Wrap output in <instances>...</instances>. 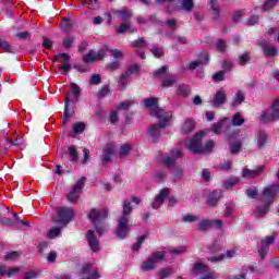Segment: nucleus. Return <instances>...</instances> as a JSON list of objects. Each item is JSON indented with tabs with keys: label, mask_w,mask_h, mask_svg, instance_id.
<instances>
[{
	"label": "nucleus",
	"mask_w": 279,
	"mask_h": 279,
	"mask_svg": "<svg viewBox=\"0 0 279 279\" xmlns=\"http://www.w3.org/2000/svg\"><path fill=\"white\" fill-rule=\"evenodd\" d=\"M146 110L151 117L159 119L158 124H154L148 129L150 138H153V141H158L161 130H165V128L170 125L171 119H173V112L165 111V109L158 106H147Z\"/></svg>",
	"instance_id": "obj_1"
},
{
	"label": "nucleus",
	"mask_w": 279,
	"mask_h": 279,
	"mask_svg": "<svg viewBox=\"0 0 279 279\" xmlns=\"http://www.w3.org/2000/svg\"><path fill=\"white\" fill-rule=\"evenodd\" d=\"M278 193H279V183H272L264 187L260 196L264 205L256 207L255 213L257 217H265V215L269 213V206L274 204V199L278 197Z\"/></svg>",
	"instance_id": "obj_2"
},
{
	"label": "nucleus",
	"mask_w": 279,
	"mask_h": 279,
	"mask_svg": "<svg viewBox=\"0 0 279 279\" xmlns=\"http://www.w3.org/2000/svg\"><path fill=\"white\" fill-rule=\"evenodd\" d=\"M204 131H199L192 138L185 141V147L192 151V154H210L215 147V142L209 141L205 146L202 145V138H204Z\"/></svg>",
	"instance_id": "obj_3"
},
{
	"label": "nucleus",
	"mask_w": 279,
	"mask_h": 279,
	"mask_svg": "<svg viewBox=\"0 0 279 279\" xmlns=\"http://www.w3.org/2000/svg\"><path fill=\"white\" fill-rule=\"evenodd\" d=\"M132 214V203L130 201H124L123 211L118 220V227L116 234L118 239H125L130 234V215Z\"/></svg>",
	"instance_id": "obj_4"
},
{
	"label": "nucleus",
	"mask_w": 279,
	"mask_h": 279,
	"mask_svg": "<svg viewBox=\"0 0 279 279\" xmlns=\"http://www.w3.org/2000/svg\"><path fill=\"white\" fill-rule=\"evenodd\" d=\"M108 218V209H96L89 210L88 219L94 223L97 234H104V221Z\"/></svg>",
	"instance_id": "obj_5"
},
{
	"label": "nucleus",
	"mask_w": 279,
	"mask_h": 279,
	"mask_svg": "<svg viewBox=\"0 0 279 279\" xmlns=\"http://www.w3.org/2000/svg\"><path fill=\"white\" fill-rule=\"evenodd\" d=\"M75 211L71 207H59L57 209V217L54 218V222L59 223L60 226H66L71 223Z\"/></svg>",
	"instance_id": "obj_6"
},
{
	"label": "nucleus",
	"mask_w": 279,
	"mask_h": 279,
	"mask_svg": "<svg viewBox=\"0 0 279 279\" xmlns=\"http://www.w3.org/2000/svg\"><path fill=\"white\" fill-rule=\"evenodd\" d=\"M165 259V252L157 251L151 254L145 262H143L141 269L142 271H149V269H155L156 265L160 263V260Z\"/></svg>",
	"instance_id": "obj_7"
},
{
	"label": "nucleus",
	"mask_w": 279,
	"mask_h": 279,
	"mask_svg": "<svg viewBox=\"0 0 279 279\" xmlns=\"http://www.w3.org/2000/svg\"><path fill=\"white\" fill-rule=\"evenodd\" d=\"M182 150L173 148L169 156H163L160 158V162L162 167H166V169H173V167H175V162L179 160V158H182Z\"/></svg>",
	"instance_id": "obj_8"
},
{
	"label": "nucleus",
	"mask_w": 279,
	"mask_h": 279,
	"mask_svg": "<svg viewBox=\"0 0 279 279\" xmlns=\"http://www.w3.org/2000/svg\"><path fill=\"white\" fill-rule=\"evenodd\" d=\"M84 182H86V178L83 177L74 184L72 191L68 194V202L77 204L84 189Z\"/></svg>",
	"instance_id": "obj_9"
},
{
	"label": "nucleus",
	"mask_w": 279,
	"mask_h": 279,
	"mask_svg": "<svg viewBox=\"0 0 279 279\" xmlns=\"http://www.w3.org/2000/svg\"><path fill=\"white\" fill-rule=\"evenodd\" d=\"M192 271L196 276H201V279H215V272L206 264H194Z\"/></svg>",
	"instance_id": "obj_10"
},
{
	"label": "nucleus",
	"mask_w": 279,
	"mask_h": 279,
	"mask_svg": "<svg viewBox=\"0 0 279 279\" xmlns=\"http://www.w3.org/2000/svg\"><path fill=\"white\" fill-rule=\"evenodd\" d=\"M279 119V107L271 106L263 112L260 117V123H269L271 121H278Z\"/></svg>",
	"instance_id": "obj_11"
},
{
	"label": "nucleus",
	"mask_w": 279,
	"mask_h": 279,
	"mask_svg": "<svg viewBox=\"0 0 279 279\" xmlns=\"http://www.w3.org/2000/svg\"><path fill=\"white\" fill-rule=\"evenodd\" d=\"M82 96V88L75 83L70 84V94L65 96V104H77Z\"/></svg>",
	"instance_id": "obj_12"
},
{
	"label": "nucleus",
	"mask_w": 279,
	"mask_h": 279,
	"mask_svg": "<svg viewBox=\"0 0 279 279\" xmlns=\"http://www.w3.org/2000/svg\"><path fill=\"white\" fill-rule=\"evenodd\" d=\"M276 241V235H268L266 239L262 240V246L258 250V254L262 259H265V256L269 254V246L274 245Z\"/></svg>",
	"instance_id": "obj_13"
},
{
	"label": "nucleus",
	"mask_w": 279,
	"mask_h": 279,
	"mask_svg": "<svg viewBox=\"0 0 279 279\" xmlns=\"http://www.w3.org/2000/svg\"><path fill=\"white\" fill-rule=\"evenodd\" d=\"M171 193V190H169V187H165L162 189L159 194H157L155 196V199L153 202V208L155 210H158V208H160V206H162V204H165V199H167V197H169V194Z\"/></svg>",
	"instance_id": "obj_14"
},
{
	"label": "nucleus",
	"mask_w": 279,
	"mask_h": 279,
	"mask_svg": "<svg viewBox=\"0 0 279 279\" xmlns=\"http://www.w3.org/2000/svg\"><path fill=\"white\" fill-rule=\"evenodd\" d=\"M114 151H116L114 144H106L102 147V154L100 156V160H102L105 165H108V162L112 160V156L114 155Z\"/></svg>",
	"instance_id": "obj_15"
},
{
	"label": "nucleus",
	"mask_w": 279,
	"mask_h": 279,
	"mask_svg": "<svg viewBox=\"0 0 279 279\" xmlns=\"http://www.w3.org/2000/svg\"><path fill=\"white\" fill-rule=\"evenodd\" d=\"M258 45L262 47L266 58H276V56H278V48H276L274 45L267 44L266 40L259 41Z\"/></svg>",
	"instance_id": "obj_16"
},
{
	"label": "nucleus",
	"mask_w": 279,
	"mask_h": 279,
	"mask_svg": "<svg viewBox=\"0 0 279 279\" xmlns=\"http://www.w3.org/2000/svg\"><path fill=\"white\" fill-rule=\"evenodd\" d=\"M86 239L92 252H99V240H97L94 230L87 231Z\"/></svg>",
	"instance_id": "obj_17"
},
{
	"label": "nucleus",
	"mask_w": 279,
	"mask_h": 279,
	"mask_svg": "<svg viewBox=\"0 0 279 279\" xmlns=\"http://www.w3.org/2000/svg\"><path fill=\"white\" fill-rule=\"evenodd\" d=\"M105 56H106V52H104L102 50L98 52L90 50L87 54L83 57V60L86 63H90V62H95V60H104Z\"/></svg>",
	"instance_id": "obj_18"
},
{
	"label": "nucleus",
	"mask_w": 279,
	"mask_h": 279,
	"mask_svg": "<svg viewBox=\"0 0 279 279\" xmlns=\"http://www.w3.org/2000/svg\"><path fill=\"white\" fill-rule=\"evenodd\" d=\"M262 171H265V166H259L257 169L250 170L247 168H244L242 171L243 178H246L247 180L253 178H258L260 175Z\"/></svg>",
	"instance_id": "obj_19"
},
{
	"label": "nucleus",
	"mask_w": 279,
	"mask_h": 279,
	"mask_svg": "<svg viewBox=\"0 0 279 279\" xmlns=\"http://www.w3.org/2000/svg\"><path fill=\"white\" fill-rule=\"evenodd\" d=\"M226 101H227V97H226L225 90H218L213 98L214 106H223Z\"/></svg>",
	"instance_id": "obj_20"
},
{
	"label": "nucleus",
	"mask_w": 279,
	"mask_h": 279,
	"mask_svg": "<svg viewBox=\"0 0 279 279\" xmlns=\"http://www.w3.org/2000/svg\"><path fill=\"white\" fill-rule=\"evenodd\" d=\"M219 199H221V190H216L209 194L207 204L208 206H217Z\"/></svg>",
	"instance_id": "obj_21"
},
{
	"label": "nucleus",
	"mask_w": 279,
	"mask_h": 279,
	"mask_svg": "<svg viewBox=\"0 0 279 279\" xmlns=\"http://www.w3.org/2000/svg\"><path fill=\"white\" fill-rule=\"evenodd\" d=\"M19 271H21V269L13 267L5 268V266L0 264V276H7V278H12V276H14V274H19Z\"/></svg>",
	"instance_id": "obj_22"
},
{
	"label": "nucleus",
	"mask_w": 279,
	"mask_h": 279,
	"mask_svg": "<svg viewBox=\"0 0 279 279\" xmlns=\"http://www.w3.org/2000/svg\"><path fill=\"white\" fill-rule=\"evenodd\" d=\"M204 58L205 60L191 61L187 65V69H190V71H195V69L201 66V64H208L210 57L208 54H204Z\"/></svg>",
	"instance_id": "obj_23"
},
{
	"label": "nucleus",
	"mask_w": 279,
	"mask_h": 279,
	"mask_svg": "<svg viewBox=\"0 0 279 279\" xmlns=\"http://www.w3.org/2000/svg\"><path fill=\"white\" fill-rule=\"evenodd\" d=\"M113 14L120 16L121 21L132 19V11L130 9L113 10Z\"/></svg>",
	"instance_id": "obj_24"
},
{
	"label": "nucleus",
	"mask_w": 279,
	"mask_h": 279,
	"mask_svg": "<svg viewBox=\"0 0 279 279\" xmlns=\"http://www.w3.org/2000/svg\"><path fill=\"white\" fill-rule=\"evenodd\" d=\"M75 114V107L73 106H65L63 111V125H66L69 119H71Z\"/></svg>",
	"instance_id": "obj_25"
},
{
	"label": "nucleus",
	"mask_w": 279,
	"mask_h": 279,
	"mask_svg": "<svg viewBox=\"0 0 279 279\" xmlns=\"http://www.w3.org/2000/svg\"><path fill=\"white\" fill-rule=\"evenodd\" d=\"M195 130V122L193 120H186L181 129L182 134H191Z\"/></svg>",
	"instance_id": "obj_26"
},
{
	"label": "nucleus",
	"mask_w": 279,
	"mask_h": 279,
	"mask_svg": "<svg viewBox=\"0 0 279 279\" xmlns=\"http://www.w3.org/2000/svg\"><path fill=\"white\" fill-rule=\"evenodd\" d=\"M226 121H230V118H222L219 122L211 125V131L214 132V134H221V130Z\"/></svg>",
	"instance_id": "obj_27"
},
{
	"label": "nucleus",
	"mask_w": 279,
	"mask_h": 279,
	"mask_svg": "<svg viewBox=\"0 0 279 279\" xmlns=\"http://www.w3.org/2000/svg\"><path fill=\"white\" fill-rule=\"evenodd\" d=\"M231 123L233 128H241V125L245 123V119H243V116H241V113H235L231 120Z\"/></svg>",
	"instance_id": "obj_28"
},
{
	"label": "nucleus",
	"mask_w": 279,
	"mask_h": 279,
	"mask_svg": "<svg viewBox=\"0 0 279 279\" xmlns=\"http://www.w3.org/2000/svg\"><path fill=\"white\" fill-rule=\"evenodd\" d=\"M265 143H267V132L259 131L257 133V147H265Z\"/></svg>",
	"instance_id": "obj_29"
},
{
	"label": "nucleus",
	"mask_w": 279,
	"mask_h": 279,
	"mask_svg": "<svg viewBox=\"0 0 279 279\" xmlns=\"http://www.w3.org/2000/svg\"><path fill=\"white\" fill-rule=\"evenodd\" d=\"M178 95L179 97H189L191 95V88L185 84L178 86Z\"/></svg>",
	"instance_id": "obj_30"
},
{
	"label": "nucleus",
	"mask_w": 279,
	"mask_h": 279,
	"mask_svg": "<svg viewBox=\"0 0 279 279\" xmlns=\"http://www.w3.org/2000/svg\"><path fill=\"white\" fill-rule=\"evenodd\" d=\"M0 49H3L7 53H12L13 51L12 45H10L3 36H0Z\"/></svg>",
	"instance_id": "obj_31"
},
{
	"label": "nucleus",
	"mask_w": 279,
	"mask_h": 279,
	"mask_svg": "<svg viewBox=\"0 0 279 279\" xmlns=\"http://www.w3.org/2000/svg\"><path fill=\"white\" fill-rule=\"evenodd\" d=\"M210 8L214 12V21H218L220 16V10H219V4L217 3V0H210Z\"/></svg>",
	"instance_id": "obj_32"
},
{
	"label": "nucleus",
	"mask_w": 279,
	"mask_h": 279,
	"mask_svg": "<svg viewBox=\"0 0 279 279\" xmlns=\"http://www.w3.org/2000/svg\"><path fill=\"white\" fill-rule=\"evenodd\" d=\"M210 228H213L210 219H203L198 223V230H202L203 232L210 230Z\"/></svg>",
	"instance_id": "obj_33"
},
{
	"label": "nucleus",
	"mask_w": 279,
	"mask_h": 279,
	"mask_svg": "<svg viewBox=\"0 0 279 279\" xmlns=\"http://www.w3.org/2000/svg\"><path fill=\"white\" fill-rule=\"evenodd\" d=\"M60 232H62L60 227H53L48 231L47 236L48 239H57V236H60Z\"/></svg>",
	"instance_id": "obj_34"
},
{
	"label": "nucleus",
	"mask_w": 279,
	"mask_h": 279,
	"mask_svg": "<svg viewBox=\"0 0 279 279\" xmlns=\"http://www.w3.org/2000/svg\"><path fill=\"white\" fill-rule=\"evenodd\" d=\"M68 154L70 156L71 162H77V149L75 146H69Z\"/></svg>",
	"instance_id": "obj_35"
},
{
	"label": "nucleus",
	"mask_w": 279,
	"mask_h": 279,
	"mask_svg": "<svg viewBox=\"0 0 279 279\" xmlns=\"http://www.w3.org/2000/svg\"><path fill=\"white\" fill-rule=\"evenodd\" d=\"M243 101H245V92L239 90L235 94L234 104H235V106H241V104H243Z\"/></svg>",
	"instance_id": "obj_36"
},
{
	"label": "nucleus",
	"mask_w": 279,
	"mask_h": 279,
	"mask_svg": "<svg viewBox=\"0 0 279 279\" xmlns=\"http://www.w3.org/2000/svg\"><path fill=\"white\" fill-rule=\"evenodd\" d=\"M181 5L185 12H193V8H195L193 0H182Z\"/></svg>",
	"instance_id": "obj_37"
},
{
	"label": "nucleus",
	"mask_w": 279,
	"mask_h": 279,
	"mask_svg": "<svg viewBox=\"0 0 279 279\" xmlns=\"http://www.w3.org/2000/svg\"><path fill=\"white\" fill-rule=\"evenodd\" d=\"M245 194L247 195V197H250L251 199H256V197L258 196V189L256 186H251L250 189H247L245 191Z\"/></svg>",
	"instance_id": "obj_38"
},
{
	"label": "nucleus",
	"mask_w": 279,
	"mask_h": 279,
	"mask_svg": "<svg viewBox=\"0 0 279 279\" xmlns=\"http://www.w3.org/2000/svg\"><path fill=\"white\" fill-rule=\"evenodd\" d=\"M150 52L153 53V56H155V58H162V56H165V51L159 46H153Z\"/></svg>",
	"instance_id": "obj_39"
},
{
	"label": "nucleus",
	"mask_w": 279,
	"mask_h": 279,
	"mask_svg": "<svg viewBox=\"0 0 279 279\" xmlns=\"http://www.w3.org/2000/svg\"><path fill=\"white\" fill-rule=\"evenodd\" d=\"M71 27H73V21L64 17L62 20V29H63V32H65V33L71 32Z\"/></svg>",
	"instance_id": "obj_40"
},
{
	"label": "nucleus",
	"mask_w": 279,
	"mask_h": 279,
	"mask_svg": "<svg viewBox=\"0 0 279 279\" xmlns=\"http://www.w3.org/2000/svg\"><path fill=\"white\" fill-rule=\"evenodd\" d=\"M86 130V124L84 122H78L73 125L74 134H82Z\"/></svg>",
	"instance_id": "obj_41"
},
{
	"label": "nucleus",
	"mask_w": 279,
	"mask_h": 279,
	"mask_svg": "<svg viewBox=\"0 0 279 279\" xmlns=\"http://www.w3.org/2000/svg\"><path fill=\"white\" fill-rule=\"evenodd\" d=\"M174 182H178V180H182V175H184V170H182V167L174 166Z\"/></svg>",
	"instance_id": "obj_42"
},
{
	"label": "nucleus",
	"mask_w": 279,
	"mask_h": 279,
	"mask_svg": "<svg viewBox=\"0 0 279 279\" xmlns=\"http://www.w3.org/2000/svg\"><path fill=\"white\" fill-rule=\"evenodd\" d=\"M146 236L142 235L137 238V242H135L132 246L133 252H138L141 250V245L145 242Z\"/></svg>",
	"instance_id": "obj_43"
},
{
	"label": "nucleus",
	"mask_w": 279,
	"mask_h": 279,
	"mask_svg": "<svg viewBox=\"0 0 279 279\" xmlns=\"http://www.w3.org/2000/svg\"><path fill=\"white\" fill-rule=\"evenodd\" d=\"M171 274H173L172 268H161L159 270V278L160 279L169 278L171 276Z\"/></svg>",
	"instance_id": "obj_44"
},
{
	"label": "nucleus",
	"mask_w": 279,
	"mask_h": 279,
	"mask_svg": "<svg viewBox=\"0 0 279 279\" xmlns=\"http://www.w3.org/2000/svg\"><path fill=\"white\" fill-rule=\"evenodd\" d=\"M278 3V0H268L263 5V12H269Z\"/></svg>",
	"instance_id": "obj_45"
},
{
	"label": "nucleus",
	"mask_w": 279,
	"mask_h": 279,
	"mask_svg": "<svg viewBox=\"0 0 279 279\" xmlns=\"http://www.w3.org/2000/svg\"><path fill=\"white\" fill-rule=\"evenodd\" d=\"M130 80V72H125L120 76V80L118 82V84L120 86H123V88H125V86H128V81Z\"/></svg>",
	"instance_id": "obj_46"
},
{
	"label": "nucleus",
	"mask_w": 279,
	"mask_h": 279,
	"mask_svg": "<svg viewBox=\"0 0 279 279\" xmlns=\"http://www.w3.org/2000/svg\"><path fill=\"white\" fill-rule=\"evenodd\" d=\"M107 95H110V85H105L101 87L98 93V99H104V97H107Z\"/></svg>",
	"instance_id": "obj_47"
},
{
	"label": "nucleus",
	"mask_w": 279,
	"mask_h": 279,
	"mask_svg": "<svg viewBox=\"0 0 279 279\" xmlns=\"http://www.w3.org/2000/svg\"><path fill=\"white\" fill-rule=\"evenodd\" d=\"M177 82H178V77L168 76L163 80L162 86H166V87L173 86V84H175Z\"/></svg>",
	"instance_id": "obj_48"
},
{
	"label": "nucleus",
	"mask_w": 279,
	"mask_h": 279,
	"mask_svg": "<svg viewBox=\"0 0 279 279\" xmlns=\"http://www.w3.org/2000/svg\"><path fill=\"white\" fill-rule=\"evenodd\" d=\"M250 60V52H245L238 58L239 64L245 66Z\"/></svg>",
	"instance_id": "obj_49"
},
{
	"label": "nucleus",
	"mask_w": 279,
	"mask_h": 279,
	"mask_svg": "<svg viewBox=\"0 0 279 279\" xmlns=\"http://www.w3.org/2000/svg\"><path fill=\"white\" fill-rule=\"evenodd\" d=\"M130 27H132L131 22L123 23L117 28V33L118 34H125V32H128V29H130Z\"/></svg>",
	"instance_id": "obj_50"
},
{
	"label": "nucleus",
	"mask_w": 279,
	"mask_h": 279,
	"mask_svg": "<svg viewBox=\"0 0 279 279\" xmlns=\"http://www.w3.org/2000/svg\"><path fill=\"white\" fill-rule=\"evenodd\" d=\"M73 43H75V38L68 36L63 39V47L64 49H71L73 47Z\"/></svg>",
	"instance_id": "obj_51"
},
{
	"label": "nucleus",
	"mask_w": 279,
	"mask_h": 279,
	"mask_svg": "<svg viewBox=\"0 0 279 279\" xmlns=\"http://www.w3.org/2000/svg\"><path fill=\"white\" fill-rule=\"evenodd\" d=\"M71 63L66 61L61 62V66L59 68L62 71L61 75H66L71 71Z\"/></svg>",
	"instance_id": "obj_52"
},
{
	"label": "nucleus",
	"mask_w": 279,
	"mask_h": 279,
	"mask_svg": "<svg viewBox=\"0 0 279 279\" xmlns=\"http://www.w3.org/2000/svg\"><path fill=\"white\" fill-rule=\"evenodd\" d=\"M144 106H158L159 99L156 97L146 98L143 100Z\"/></svg>",
	"instance_id": "obj_53"
},
{
	"label": "nucleus",
	"mask_w": 279,
	"mask_h": 279,
	"mask_svg": "<svg viewBox=\"0 0 279 279\" xmlns=\"http://www.w3.org/2000/svg\"><path fill=\"white\" fill-rule=\"evenodd\" d=\"M235 184H239V179L232 178V179L225 181L223 186H225V189H232V186H235Z\"/></svg>",
	"instance_id": "obj_54"
},
{
	"label": "nucleus",
	"mask_w": 279,
	"mask_h": 279,
	"mask_svg": "<svg viewBox=\"0 0 279 279\" xmlns=\"http://www.w3.org/2000/svg\"><path fill=\"white\" fill-rule=\"evenodd\" d=\"M227 45H226V41H223L222 39H218L216 41V49L217 51H219L220 53H223V51H226L227 49Z\"/></svg>",
	"instance_id": "obj_55"
},
{
	"label": "nucleus",
	"mask_w": 279,
	"mask_h": 279,
	"mask_svg": "<svg viewBox=\"0 0 279 279\" xmlns=\"http://www.w3.org/2000/svg\"><path fill=\"white\" fill-rule=\"evenodd\" d=\"M132 47H135L136 49L147 47V41H145V38H140L132 43Z\"/></svg>",
	"instance_id": "obj_56"
},
{
	"label": "nucleus",
	"mask_w": 279,
	"mask_h": 279,
	"mask_svg": "<svg viewBox=\"0 0 279 279\" xmlns=\"http://www.w3.org/2000/svg\"><path fill=\"white\" fill-rule=\"evenodd\" d=\"M214 82H223L226 80V72L219 71L213 75Z\"/></svg>",
	"instance_id": "obj_57"
},
{
	"label": "nucleus",
	"mask_w": 279,
	"mask_h": 279,
	"mask_svg": "<svg viewBox=\"0 0 279 279\" xmlns=\"http://www.w3.org/2000/svg\"><path fill=\"white\" fill-rule=\"evenodd\" d=\"M130 149H132V147H130V144H124L123 146H121L120 158H125V156H128V154L130 153Z\"/></svg>",
	"instance_id": "obj_58"
},
{
	"label": "nucleus",
	"mask_w": 279,
	"mask_h": 279,
	"mask_svg": "<svg viewBox=\"0 0 279 279\" xmlns=\"http://www.w3.org/2000/svg\"><path fill=\"white\" fill-rule=\"evenodd\" d=\"M89 84H92L93 86L101 84V76L99 74H93L90 76Z\"/></svg>",
	"instance_id": "obj_59"
},
{
	"label": "nucleus",
	"mask_w": 279,
	"mask_h": 279,
	"mask_svg": "<svg viewBox=\"0 0 279 279\" xmlns=\"http://www.w3.org/2000/svg\"><path fill=\"white\" fill-rule=\"evenodd\" d=\"M141 71V68L136 64L129 66L126 73H129V76L131 75H138Z\"/></svg>",
	"instance_id": "obj_60"
},
{
	"label": "nucleus",
	"mask_w": 279,
	"mask_h": 279,
	"mask_svg": "<svg viewBox=\"0 0 279 279\" xmlns=\"http://www.w3.org/2000/svg\"><path fill=\"white\" fill-rule=\"evenodd\" d=\"M230 151L231 154H239L241 151V142H234L230 145Z\"/></svg>",
	"instance_id": "obj_61"
},
{
	"label": "nucleus",
	"mask_w": 279,
	"mask_h": 279,
	"mask_svg": "<svg viewBox=\"0 0 279 279\" xmlns=\"http://www.w3.org/2000/svg\"><path fill=\"white\" fill-rule=\"evenodd\" d=\"M198 217L195 215H185L182 218V221H184V223H193V221H197Z\"/></svg>",
	"instance_id": "obj_62"
},
{
	"label": "nucleus",
	"mask_w": 279,
	"mask_h": 279,
	"mask_svg": "<svg viewBox=\"0 0 279 279\" xmlns=\"http://www.w3.org/2000/svg\"><path fill=\"white\" fill-rule=\"evenodd\" d=\"M121 68L120 61H113L107 65L108 71H118Z\"/></svg>",
	"instance_id": "obj_63"
},
{
	"label": "nucleus",
	"mask_w": 279,
	"mask_h": 279,
	"mask_svg": "<svg viewBox=\"0 0 279 279\" xmlns=\"http://www.w3.org/2000/svg\"><path fill=\"white\" fill-rule=\"evenodd\" d=\"M211 228H215L216 230H221V228H223V221L219 219H213Z\"/></svg>",
	"instance_id": "obj_64"
}]
</instances>
